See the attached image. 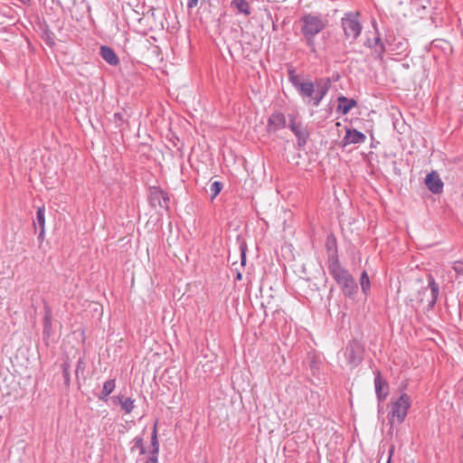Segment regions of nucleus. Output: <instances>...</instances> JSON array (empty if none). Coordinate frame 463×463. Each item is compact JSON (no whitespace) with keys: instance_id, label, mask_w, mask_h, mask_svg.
I'll return each instance as SVG.
<instances>
[{"instance_id":"obj_1","label":"nucleus","mask_w":463,"mask_h":463,"mask_svg":"<svg viewBox=\"0 0 463 463\" xmlns=\"http://www.w3.org/2000/svg\"><path fill=\"white\" fill-rule=\"evenodd\" d=\"M287 72L289 82L307 106L318 107L332 86V81L328 77L317 78L313 81L309 76L297 73L296 69L292 66L288 69Z\"/></svg>"},{"instance_id":"obj_2","label":"nucleus","mask_w":463,"mask_h":463,"mask_svg":"<svg viewBox=\"0 0 463 463\" xmlns=\"http://www.w3.org/2000/svg\"><path fill=\"white\" fill-rule=\"evenodd\" d=\"M298 23L304 43L311 52H317L315 37L327 26V19L318 13H307L301 15Z\"/></svg>"},{"instance_id":"obj_3","label":"nucleus","mask_w":463,"mask_h":463,"mask_svg":"<svg viewBox=\"0 0 463 463\" xmlns=\"http://www.w3.org/2000/svg\"><path fill=\"white\" fill-rule=\"evenodd\" d=\"M411 406V398L409 394L403 392L396 400L391 402V411L388 413V420L391 425L395 423L402 424L408 414Z\"/></svg>"},{"instance_id":"obj_4","label":"nucleus","mask_w":463,"mask_h":463,"mask_svg":"<svg viewBox=\"0 0 463 463\" xmlns=\"http://www.w3.org/2000/svg\"><path fill=\"white\" fill-rule=\"evenodd\" d=\"M359 13H346L341 19V25L346 40L354 42L361 34L363 26L359 20Z\"/></svg>"},{"instance_id":"obj_5","label":"nucleus","mask_w":463,"mask_h":463,"mask_svg":"<svg viewBox=\"0 0 463 463\" xmlns=\"http://www.w3.org/2000/svg\"><path fill=\"white\" fill-rule=\"evenodd\" d=\"M363 354L361 344L356 340L350 341L344 351L346 364L350 367L357 366L363 360Z\"/></svg>"},{"instance_id":"obj_6","label":"nucleus","mask_w":463,"mask_h":463,"mask_svg":"<svg viewBox=\"0 0 463 463\" xmlns=\"http://www.w3.org/2000/svg\"><path fill=\"white\" fill-rule=\"evenodd\" d=\"M288 128L297 137L298 146L303 147L307 143L309 132L306 126L300 121H298L295 116L289 115Z\"/></svg>"},{"instance_id":"obj_7","label":"nucleus","mask_w":463,"mask_h":463,"mask_svg":"<svg viewBox=\"0 0 463 463\" xmlns=\"http://www.w3.org/2000/svg\"><path fill=\"white\" fill-rule=\"evenodd\" d=\"M151 206L156 210H165L169 208L168 194L158 187H151L148 196Z\"/></svg>"},{"instance_id":"obj_8","label":"nucleus","mask_w":463,"mask_h":463,"mask_svg":"<svg viewBox=\"0 0 463 463\" xmlns=\"http://www.w3.org/2000/svg\"><path fill=\"white\" fill-rule=\"evenodd\" d=\"M365 140L366 137L364 133L354 128H346L345 135L342 139V146H346L351 144H363Z\"/></svg>"},{"instance_id":"obj_9","label":"nucleus","mask_w":463,"mask_h":463,"mask_svg":"<svg viewBox=\"0 0 463 463\" xmlns=\"http://www.w3.org/2000/svg\"><path fill=\"white\" fill-rule=\"evenodd\" d=\"M328 270L334 279L337 282V284L344 281L351 276L349 271L343 268L339 262V260L327 264Z\"/></svg>"},{"instance_id":"obj_10","label":"nucleus","mask_w":463,"mask_h":463,"mask_svg":"<svg viewBox=\"0 0 463 463\" xmlns=\"http://www.w3.org/2000/svg\"><path fill=\"white\" fill-rule=\"evenodd\" d=\"M286 127V117L281 112L272 113L269 119L267 125L268 132H276L279 129H282Z\"/></svg>"},{"instance_id":"obj_11","label":"nucleus","mask_w":463,"mask_h":463,"mask_svg":"<svg viewBox=\"0 0 463 463\" xmlns=\"http://www.w3.org/2000/svg\"><path fill=\"white\" fill-rule=\"evenodd\" d=\"M374 388H375V393L376 397L379 401V402H383L387 395H388V383L386 380H384L380 372H377L375 377H374Z\"/></svg>"},{"instance_id":"obj_12","label":"nucleus","mask_w":463,"mask_h":463,"mask_svg":"<svg viewBox=\"0 0 463 463\" xmlns=\"http://www.w3.org/2000/svg\"><path fill=\"white\" fill-rule=\"evenodd\" d=\"M425 183L428 189L433 194H440L443 190V182L436 172H431L427 175Z\"/></svg>"},{"instance_id":"obj_13","label":"nucleus","mask_w":463,"mask_h":463,"mask_svg":"<svg viewBox=\"0 0 463 463\" xmlns=\"http://www.w3.org/2000/svg\"><path fill=\"white\" fill-rule=\"evenodd\" d=\"M326 249L327 250V264L339 260L337 254V242L335 235L330 234L326 237Z\"/></svg>"},{"instance_id":"obj_14","label":"nucleus","mask_w":463,"mask_h":463,"mask_svg":"<svg viewBox=\"0 0 463 463\" xmlns=\"http://www.w3.org/2000/svg\"><path fill=\"white\" fill-rule=\"evenodd\" d=\"M338 285L340 286L344 295L348 298H354L357 293L358 285L352 275L346 279H344V281Z\"/></svg>"},{"instance_id":"obj_15","label":"nucleus","mask_w":463,"mask_h":463,"mask_svg":"<svg viewBox=\"0 0 463 463\" xmlns=\"http://www.w3.org/2000/svg\"><path fill=\"white\" fill-rule=\"evenodd\" d=\"M428 288L430 289V299L429 300V308H432L437 300H438V298H439V284L435 281L434 278L432 275H429L428 276V287L425 288L423 289V291L425 292Z\"/></svg>"},{"instance_id":"obj_16","label":"nucleus","mask_w":463,"mask_h":463,"mask_svg":"<svg viewBox=\"0 0 463 463\" xmlns=\"http://www.w3.org/2000/svg\"><path fill=\"white\" fill-rule=\"evenodd\" d=\"M99 54L102 57V59L109 65L116 66L119 62L118 55L116 54L114 50L109 46H101Z\"/></svg>"},{"instance_id":"obj_17","label":"nucleus","mask_w":463,"mask_h":463,"mask_svg":"<svg viewBox=\"0 0 463 463\" xmlns=\"http://www.w3.org/2000/svg\"><path fill=\"white\" fill-rule=\"evenodd\" d=\"M337 100V111L343 115L349 113V111L357 105V102L354 99H348L345 96L338 97Z\"/></svg>"},{"instance_id":"obj_18","label":"nucleus","mask_w":463,"mask_h":463,"mask_svg":"<svg viewBox=\"0 0 463 463\" xmlns=\"http://www.w3.org/2000/svg\"><path fill=\"white\" fill-rule=\"evenodd\" d=\"M231 7L245 15H250L251 13L250 4L246 0H232Z\"/></svg>"},{"instance_id":"obj_19","label":"nucleus","mask_w":463,"mask_h":463,"mask_svg":"<svg viewBox=\"0 0 463 463\" xmlns=\"http://www.w3.org/2000/svg\"><path fill=\"white\" fill-rule=\"evenodd\" d=\"M131 443L133 444L130 448V451L134 452L136 449L139 450V455H145L146 453V449L145 446V440L143 436L135 437Z\"/></svg>"},{"instance_id":"obj_20","label":"nucleus","mask_w":463,"mask_h":463,"mask_svg":"<svg viewBox=\"0 0 463 463\" xmlns=\"http://www.w3.org/2000/svg\"><path fill=\"white\" fill-rule=\"evenodd\" d=\"M116 387V383L114 379L108 380L104 383L103 388L100 395L99 396V400H106V398L114 391Z\"/></svg>"},{"instance_id":"obj_21","label":"nucleus","mask_w":463,"mask_h":463,"mask_svg":"<svg viewBox=\"0 0 463 463\" xmlns=\"http://www.w3.org/2000/svg\"><path fill=\"white\" fill-rule=\"evenodd\" d=\"M149 454H159V441L157 437L156 423H155L151 435V449Z\"/></svg>"},{"instance_id":"obj_22","label":"nucleus","mask_w":463,"mask_h":463,"mask_svg":"<svg viewBox=\"0 0 463 463\" xmlns=\"http://www.w3.org/2000/svg\"><path fill=\"white\" fill-rule=\"evenodd\" d=\"M360 284H361V288H362L363 293L365 296H367L370 292L371 282H370L369 276L365 270H364L361 274Z\"/></svg>"},{"instance_id":"obj_23","label":"nucleus","mask_w":463,"mask_h":463,"mask_svg":"<svg viewBox=\"0 0 463 463\" xmlns=\"http://www.w3.org/2000/svg\"><path fill=\"white\" fill-rule=\"evenodd\" d=\"M33 225L42 229L45 226V209L44 207H39L36 212V219L33 222Z\"/></svg>"},{"instance_id":"obj_24","label":"nucleus","mask_w":463,"mask_h":463,"mask_svg":"<svg viewBox=\"0 0 463 463\" xmlns=\"http://www.w3.org/2000/svg\"><path fill=\"white\" fill-rule=\"evenodd\" d=\"M118 398L119 400L121 409L126 413H130L134 409V400L131 398H124L123 396H118Z\"/></svg>"},{"instance_id":"obj_25","label":"nucleus","mask_w":463,"mask_h":463,"mask_svg":"<svg viewBox=\"0 0 463 463\" xmlns=\"http://www.w3.org/2000/svg\"><path fill=\"white\" fill-rule=\"evenodd\" d=\"M52 330V315L47 311L43 317V335L49 336Z\"/></svg>"},{"instance_id":"obj_26","label":"nucleus","mask_w":463,"mask_h":463,"mask_svg":"<svg viewBox=\"0 0 463 463\" xmlns=\"http://www.w3.org/2000/svg\"><path fill=\"white\" fill-rule=\"evenodd\" d=\"M222 187H223L222 184L219 181H214L213 183H212V184L210 185L212 200L214 199L220 194Z\"/></svg>"},{"instance_id":"obj_27","label":"nucleus","mask_w":463,"mask_h":463,"mask_svg":"<svg viewBox=\"0 0 463 463\" xmlns=\"http://www.w3.org/2000/svg\"><path fill=\"white\" fill-rule=\"evenodd\" d=\"M62 376L64 379V384L66 386H70L71 378H70V364L68 362H64L61 364Z\"/></svg>"},{"instance_id":"obj_28","label":"nucleus","mask_w":463,"mask_h":463,"mask_svg":"<svg viewBox=\"0 0 463 463\" xmlns=\"http://www.w3.org/2000/svg\"><path fill=\"white\" fill-rule=\"evenodd\" d=\"M125 114L126 112H116L114 114V123L117 125V126H121L125 121Z\"/></svg>"},{"instance_id":"obj_29","label":"nucleus","mask_w":463,"mask_h":463,"mask_svg":"<svg viewBox=\"0 0 463 463\" xmlns=\"http://www.w3.org/2000/svg\"><path fill=\"white\" fill-rule=\"evenodd\" d=\"M453 269L455 272L459 275L463 276V261L458 260L453 263Z\"/></svg>"},{"instance_id":"obj_30","label":"nucleus","mask_w":463,"mask_h":463,"mask_svg":"<svg viewBox=\"0 0 463 463\" xmlns=\"http://www.w3.org/2000/svg\"><path fill=\"white\" fill-rule=\"evenodd\" d=\"M241 263L242 266L246 263V245L241 244Z\"/></svg>"},{"instance_id":"obj_31","label":"nucleus","mask_w":463,"mask_h":463,"mask_svg":"<svg viewBox=\"0 0 463 463\" xmlns=\"http://www.w3.org/2000/svg\"><path fill=\"white\" fill-rule=\"evenodd\" d=\"M158 455L159 454H150L145 463H158Z\"/></svg>"},{"instance_id":"obj_32","label":"nucleus","mask_w":463,"mask_h":463,"mask_svg":"<svg viewBox=\"0 0 463 463\" xmlns=\"http://www.w3.org/2000/svg\"><path fill=\"white\" fill-rule=\"evenodd\" d=\"M198 5V0H188L187 8L193 9Z\"/></svg>"},{"instance_id":"obj_33","label":"nucleus","mask_w":463,"mask_h":463,"mask_svg":"<svg viewBox=\"0 0 463 463\" xmlns=\"http://www.w3.org/2000/svg\"><path fill=\"white\" fill-rule=\"evenodd\" d=\"M375 43L380 46L381 52H383L385 51L383 43L381 42V39L379 37L375 38Z\"/></svg>"},{"instance_id":"obj_34","label":"nucleus","mask_w":463,"mask_h":463,"mask_svg":"<svg viewBox=\"0 0 463 463\" xmlns=\"http://www.w3.org/2000/svg\"><path fill=\"white\" fill-rule=\"evenodd\" d=\"M83 370V362L81 359H80L77 363V367H76V374H78L79 371L80 370Z\"/></svg>"},{"instance_id":"obj_35","label":"nucleus","mask_w":463,"mask_h":463,"mask_svg":"<svg viewBox=\"0 0 463 463\" xmlns=\"http://www.w3.org/2000/svg\"><path fill=\"white\" fill-rule=\"evenodd\" d=\"M44 233H45V229L44 228L40 229V232H39V235H38V240L39 241H42L43 240Z\"/></svg>"},{"instance_id":"obj_36","label":"nucleus","mask_w":463,"mask_h":463,"mask_svg":"<svg viewBox=\"0 0 463 463\" xmlns=\"http://www.w3.org/2000/svg\"><path fill=\"white\" fill-rule=\"evenodd\" d=\"M393 450H394V448H393V447H392V448H391V449H390V451H389L388 463H390V462H391V458H392V454H393Z\"/></svg>"},{"instance_id":"obj_37","label":"nucleus","mask_w":463,"mask_h":463,"mask_svg":"<svg viewBox=\"0 0 463 463\" xmlns=\"http://www.w3.org/2000/svg\"><path fill=\"white\" fill-rule=\"evenodd\" d=\"M241 278H242L241 273L238 272V273H237V275H236V279H237V280H241Z\"/></svg>"},{"instance_id":"obj_38","label":"nucleus","mask_w":463,"mask_h":463,"mask_svg":"<svg viewBox=\"0 0 463 463\" xmlns=\"http://www.w3.org/2000/svg\"><path fill=\"white\" fill-rule=\"evenodd\" d=\"M20 3L24 4V5H27L29 4L30 0H18Z\"/></svg>"},{"instance_id":"obj_39","label":"nucleus","mask_w":463,"mask_h":463,"mask_svg":"<svg viewBox=\"0 0 463 463\" xmlns=\"http://www.w3.org/2000/svg\"><path fill=\"white\" fill-rule=\"evenodd\" d=\"M203 463H207L206 461H204Z\"/></svg>"}]
</instances>
